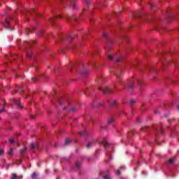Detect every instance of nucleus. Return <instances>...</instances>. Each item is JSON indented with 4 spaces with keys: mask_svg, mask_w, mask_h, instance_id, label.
Segmentation results:
<instances>
[{
    "mask_svg": "<svg viewBox=\"0 0 179 179\" xmlns=\"http://www.w3.org/2000/svg\"><path fill=\"white\" fill-rule=\"evenodd\" d=\"M108 45H110V43H108Z\"/></svg>",
    "mask_w": 179,
    "mask_h": 179,
    "instance_id": "obj_61",
    "label": "nucleus"
},
{
    "mask_svg": "<svg viewBox=\"0 0 179 179\" xmlns=\"http://www.w3.org/2000/svg\"><path fill=\"white\" fill-rule=\"evenodd\" d=\"M3 149H0V156H2L3 155Z\"/></svg>",
    "mask_w": 179,
    "mask_h": 179,
    "instance_id": "obj_37",
    "label": "nucleus"
},
{
    "mask_svg": "<svg viewBox=\"0 0 179 179\" xmlns=\"http://www.w3.org/2000/svg\"><path fill=\"white\" fill-rule=\"evenodd\" d=\"M31 178H37V173H36V172H34V173H32L31 175Z\"/></svg>",
    "mask_w": 179,
    "mask_h": 179,
    "instance_id": "obj_27",
    "label": "nucleus"
},
{
    "mask_svg": "<svg viewBox=\"0 0 179 179\" xmlns=\"http://www.w3.org/2000/svg\"><path fill=\"white\" fill-rule=\"evenodd\" d=\"M92 145H93V143H92V142H90V141L88 142V143H87V145H86L87 149H91Z\"/></svg>",
    "mask_w": 179,
    "mask_h": 179,
    "instance_id": "obj_19",
    "label": "nucleus"
},
{
    "mask_svg": "<svg viewBox=\"0 0 179 179\" xmlns=\"http://www.w3.org/2000/svg\"><path fill=\"white\" fill-rule=\"evenodd\" d=\"M9 142H10V143H13L15 141H13V139H12V138H10L9 139Z\"/></svg>",
    "mask_w": 179,
    "mask_h": 179,
    "instance_id": "obj_39",
    "label": "nucleus"
},
{
    "mask_svg": "<svg viewBox=\"0 0 179 179\" xmlns=\"http://www.w3.org/2000/svg\"><path fill=\"white\" fill-rule=\"evenodd\" d=\"M122 12V10H120V11H119V12H115V15H118V13H121Z\"/></svg>",
    "mask_w": 179,
    "mask_h": 179,
    "instance_id": "obj_41",
    "label": "nucleus"
},
{
    "mask_svg": "<svg viewBox=\"0 0 179 179\" xmlns=\"http://www.w3.org/2000/svg\"><path fill=\"white\" fill-rule=\"evenodd\" d=\"M146 128H148V127H144V128H143V129H146Z\"/></svg>",
    "mask_w": 179,
    "mask_h": 179,
    "instance_id": "obj_60",
    "label": "nucleus"
},
{
    "mask_svg": "<svg viewBox=\"0 0 179 179\" xmlns=\"http://www.w3.org/2000/svg\"><path fill=\"white\" fill-rule=\"evenodd\" d=\"M64 145L66 146H69V145H71V140L69 138L66 139L64 142Z\"/></svg>",
    "mask_w": 179,
    "mask_h": 179,
    "instance_id": "obj_20",
    "label": "nucleus"
},
{
    "mask_svg": "<svg viewBox=\"0 0 179 179\" xmlns=\"http://www.w3.org/2000/svg\"><path fill=\"white\" fill-rule=\"evenodd\" d=\"M15 148H10V150L8 152V155L10 156L13 153V150Z\"/></svg>",
    "mask_w": 179,
    "mask_h": 179,
    "instance_id": "obj_26",
    "label": "nucleus"
},
{
    "mask_svg": "<svg viewBox=\"0 0 179 179\" xmlns=\"http://www.w3.org/2000/svg\"><path fill=\"white\" fill-rule=\"evenodd\" d=\"M168 122H171V119H169V120H168Z\"/></svg>",
    "mask_w": 179,
    "mask_h": 179,
    "instance_id": "obj_52",
    "label": "nucleus"
},
{
    "mask_svg": "<svg viewBox=\"0 0 179 179\" xmlns=\"http://www.w3.org/2000/svg\"><path fill=\"white\" fill-rule=\"evenodd\" d=\"M157 132L158 134H162V135H163V134H164V130L163 129V127L161 126L160 127H158L157 129Z\"/></svg>",
    "mask_w": 179,
    "mask_h": 179,
    "instance_id": "obj_14",
    "label": "nucleus"
},
{
    "mask_svg": "<svg viewBox=\"0 0 179 179\" xmlns=\"http://www.w3.org/2000/svg\"><path fill=\"white\" fill-rule=\"evenodd\" d=\"M17 178V175L16 173H12L11 179H16Z\"/></svg>",
    "mask_w": 179,
    "mask_h": 179,
    "instance_id": "obj_28",
    "label": "nucleus"
},
{
    "mask_svg": "<svg viewBox=\"0 0 179 179\" xmlns=\"http://www.w3.org/2000/svg\"><path fill=\"white\" fill-rule=\"evenodd\" d=\"M101 106H103V103H99L98 104V108H100V107H101Z\"/></svg>",
    "mask_w": 179,
    "mask_h": 179,
    "instance_id": "obj_45",
    "label": "nucleus"
},
{
    "mask_svg": "<svg viewBox=\"0 0 179 179\" xmlns=\"http://www.w3.org/2000/svg\"><path fill=\"white\" fill-rule=\"evenodd\" d=\"M99 90H101V92H102L103 94H110V93H111V90H110V88H108V87L102 89L99 88Z\"/></svg>",
    "mask_w": 179,
    "mask_h": 179,
    "instance_id": "obj_5",
    "label": "nucleus"
},
{
    "mask_svg": "<svg viewBox=\"0 0 179 179\" xmlns=\"http://www.w3.org/2000/svg\"><path fill=\"white\" fill-rule=\"evenodd\" d=\"M102 143L103 146H105V148H108V146H110V144H108L107 141H106V138L103 139V141H102Z\"/></svg>",
    "mask_w": 179,
    "mask_h": 179,
    "instance_id": "obj_17",
    "label": "nucleus"
},
{
    "mask_svg": "<svg viewBox=\"0 0 179 179\" xmlns=\"http://www.w3.org/2000/svg\"><path fill=\"white\" fill-rule=\"evenodd\" d=\"M177 110L179 111V106H177Z\"/></svg>",
    "mask_w": 179,
    "mask_h": 179,
    "instance_id": "obj_54",
    "label": "nucleus"
},
{
    "mask_svg": "<svg viewBox=\"0 0 179 179\" xmlns=\"http://www.w3.org/2000/svg\"><path fill=\"white\" fill-rule=\"evenodd\" d=\"M114 122V117H111L110 119L108 121V125H111Z\"/></svg>",
    "mask_w": 179,
    "mask_h": 179,
    "instance_id": "obj_24",
    "label": "nucleus"
},
{
    "mask_svg": "<svg viewBox=\"0 0 179 179\" xmlns=\"http://www.w3.org/2000/svg\"><path fill=\"white\" fill-rule=\"evenodd\" d=\"M60 3L63 5L64 8H66V0H61Z\"/></svg>",
    "mask_w": 179,
    "mask_h": 179,
    "instance_id": "obj_23",
    "label": "nucleus"
},
{
    "mask_svg": "<svg viewBox=\"0 0 179 179\" xmlns=\"http://www.w3.org/2000/svg\"><path fill=\"white\" fill-rule=\"evenodd\" d=\"M150 6H151V8H153V6H152V4H150Z\"/></svg>",
    "mask_w": 179,
    "mask_h": 179,
    "instance_id": "obj_56",
    "label": "nucleus"
},
{
    "mask_svg": "<svg viewBox=\"0 0 179 179\" xmlns=\"http://www.w3.org/2000/svg\"><path fill=\"white\" fill-rule=\"evenodd\" d=\"M87 6H89V3H87Z\"/></svg>",
    "mask_w": 179,
    "mask_h": 179,
    "instance_id": "obj_57",
    "label": "nucleus"
},
{
    "mask_svg": "<svg viewBox=\"0 0 179 179\" xmlns=\"http://www.w3.org/2000/svg\"><path fill=\"white\" fill-rule=\"evenodd\" d=\"M31 118H32V120H34V118H36V116L34 115H31Z\"/></svg>",
    "mask_w": 179,
    "mask_h": 179,
    "instance_id": "obj_43",
    "label": "nucleus"
},
{
    "mask_svg": "<svg viewBox=\"0 0 179 179\" xmlns=\"http://www.w3.org/2000/svg\"><path fill=\"white\" fill-rule=\"evenodd\" d=\"M121 174V172L120 171V170H117V176H120Z\"/></svg>",
    "mask_w": 179,
    "mask_h": 179,
    "instance_id": "obj_42",
    "label": "nucleus"
},
{
    "mask_svg": "<svg viewBox=\"0 0 179 179\" xmlns=\"http://www.w3.org/2000/svg\"><path fill=\"white\" fill-rule=\"evenodd\" d=\"M166 164H174V159L171 158L168 161L165 162Z\"/></svg>",
    "mask_w": 179,
    "mask_h": 179,
    "instance_id": "obj_15",
    "label": "nucleus"
},
{
    "mask_svg": "<svg viewBox=\"0 0 179 179\" xmlns=\"http://www.w3.org/2000/svg\"><path fill=\"white\" fill-rule=\"evenodd\" d=\"M3 112H5V106H3V108L0 109V114H2Z\"/></svg>",
    "mask_w": 179,
    "mask_h": 179,
    "instance_id": "obj_32",
    "label": "nucleus"
},
{
    "mask_svg": "<svg viewBox=\"0 0 179 179\" xmlns=\"http://www.w3.org/2000/svg\"><path fill=\"white\" fill-rule=\"evenodd\" d=\"M108 59H110L111 61L113 59V55H108Z\"/></svg>",
    "mask_w": 179,
    "mask_h": 179,
    "instance_id": "obj_36",
    "label": "nucleus"
},
{
    "mask_svg": "<svg viewBox=\"0 0 179 179\" xmlns=\"http://www.w3.org/2000/svg\"><path fill=\"white\" fill-rule=\"evenodd\" d=\"M18 90L20 93H22L23 92V87H18Z\"/></svg>",
    "mask_w": 179,
    "mask_h": 179,
    "instance_id": "obj_33",
    "label": "nucleus"
},
{
    "mask_svg": "<svg viewBox=\"0 0 179 179\" xmlns=\"http://www.w3.org/2000/svg\"><path fill=\"white\" fill-rule=\"evenodd\" d=\"M14 103L15 104V106H17V107H19V108H23V106L22 105L20 101L15 100V101H14Z\"/></svg>",
    "mask_w": 179,
    "mask_h": 179,
    "instance_id": "obj_13",
    "label": "nucleus"
},
{
    "mask_svg": "<svg viewBox=\"0 0 179 179\" xmlns=\"http://www.w3.org/2000/svg\"><path fill=\"white\" fill-rule=\"evenodd\" d=\"M31 80L36 81V80H37V78H31Z\"/></svg>",
    "mask_w": 179,
    "mask_h": 179,
    "instance_id": "obj_49",
    "label": "nucleus"
},
{
    "mask_svg": "<svg viewBox=\"0 0 179 179\" xmlns=\"http://www.w3.org/2000/svg\"><path fill=\"white\" fill-rule=\"evenodd\" d=\"M66 38V36L60 37V40H62V41H64V40H65Z\"/></svg>",
    "mask_w": 179,
    "mask_h": 179,
    "instance_id": "obj_38",
    "label": "nucleus"
},
{
    "mask_svg": "<svg viewBox=\"0 0 179 179\" xmlns=\"http://www.w3.org/2000/svg\"><path fill=\"white\" fill-rule=\"evenodd\" d=\"M27 150V148L24 147L22 149L20 150V153L21 155H24V152Z\"/></svg>",
    "mask_w": 179,
    "mask_h": 179,
    "instance_id": "obj_18",
    "label": "nucleus"
},
{
    "mask_svg": "<svg viewBox=\"0 0 179 179\" xmlns=\"http://www.w3.org/2000/svg\"><path fill=\"white\" fill-rule=\"evenodd\" d=\"M121 61H122V58H120L119 59L117 60V62H121Z\"/></svg>",
    "mask_w": 179,
    "mask_h": 179,
    "instance_id": "obj_48",
    "label": "nucleus"
},
{
    "mask_svg": "<svg viewBox=\"0 0 179 179\" xmlns=\"http://www.w3.org/2000/svg\"><path fill=\"white\" fill-rule=\"evenodd\" d=\"M103 179H111L108 175L103 176Z\"/></svg>",
    "mask_w": 179,
    "mask_h": 179,
    "instance_id": "obj_34",
    "label": "nucleus"
},
{
    "mask_svg": "<svg viewBox=\"0 0 179 179\" xmlns=\"http://www.w3.org/2000/svg\"><path fill=\"white\" fill-rule=\"evenodd\" d=\"M117 86H118V83L115 85V87L117 88Z\"/></svg>",
    "mask_w": 179,
    "mask_h": 179,
    "instance_id": "obj_50",
    "label": "nucleus"
},
{
    "mask_svg": "<svg viewBox=\"0 0 179 179\" xmlns=\"http://www.w3.org/2000/svg\"><path fill=\"white\" fill-rule=\"evenodd\" d=\"M108 48H109V50H111V47H109Z\"/></svg>",
    "mask_w": 179,
    "mask_h": 179,
    "instance_id": "obj_59",
    "label": "nucleus"
},
{
    "mask_svg": "<svg viewBox=\"0 0 179 179\" xmlns=\"http://www.w3.org/2000/svg\"><path fill=\"white\" fill-rule=\"evenodd\" d=\"M78 111L77 108H71L69 110H67V113H76Z\"/></svg>",
    "mask_w": 179,
    "mask_h": 179,
    "instance_id": "obj_16",
    "label": "nucleus"
},
{
    "mask_svg": "<svg viewBox=\"0 0 179 179\" xmlns=\"http://www.w3.org/2000/svg\"><path fill=\"white\" fill-rule=\"evenodd\" d=\"M135 100H134V99H131V101H130V103H131V106H134V104H135Z\"/></svg>",
    "mask_w": 179,
    "mask_h": 179,
    "instance_id": "obj_35",
    "label": "nucleus"
},
{
    "mask_svg": "<svg viewBox=\"0 0 179 179\" xmlns=\"http://www.w3.org/2000/svg\"><path fill=\"white\" fill-rule=\"evenodd\" d=\"M73 20H74V22H76V20H78V19L73 18Z\"/></svg>",
    "mask_w": 179,
    "mask_h": 179,
    "instance_id": "obj_51",
    "label": "nucleus"
},
{
    "mask_svg": "<svg viewBox=\"0 0 179 179\" xmlns=\"http://www.w3.org/2000/svg\"><path fill=\"white\" fill-rule=\"evenodd\" d=\"M159 110H154V114H159Z\"/></svg>",
    "mask_w": 179,
    "mask_h": 179,
    "instance_id": "obj_40",
    "label": "nucleus"
},
{
    "mask_svg": "<svg viewBox=\"0 0 179 179\" xmlns=\"http://www.w3.org/2000/svg\"><path fill=\"white\" fill-rule=\"evenodd\" d=\"M135 83H137L140 87H142L143 85V80H139L138 78H131L128 80L127 83H123V89H135Z\"/></svg>",
    "mask_w": 179,
    "mask_h": 179,
    "instance_id": "obj_1",
    "label": "nucleus"
},
{
    "mask_svg": "<svg viewBox=\"0 0 179 179\" xmlns=\"http://www.w3.org/2000/svg\"><path fill=\"white\" fill-rule=\"evenodd\" d=\"M136 17H142V13L141 12H138L137 14L135 15Z\"/></svg>",
    "mask_w": 179,
    "mask_h": 179,
    "instance_id": "obj_30",
    "label": "nucleus"
},
{
    "mask_svg": "<svg viewBox=\"0 0 179 179\" xmlns=\"http://www.w3.org/2000/svg\"><path fill=\"white\" fill-rule=\"evenodd\" d=\"M79 135L80 136H83V135H86V131H80Z\"/></svg>",
    "mask_w": 179,
    "mask_h": 179,
    "instance_id": "obj_31",
    "label": "nucleus"
},
{
    "mask_svg": "<svg viewBox=\"0 0 179 179\" xmlns=\"http://www.w3.org/2000/svg\"><path fill=\"white\" fill-rule=\"evenodd\" d=\"M165 117H167V115Z\"/></svg>",
    "mask_w": 179,
    "mask_h": 179,
    "instance_id": "obj_62",
    "label": "nucleus"
},
{
    "mask_svg": "<svg viewBox=\"0 0 179 179\" xmlns=\"http://www.w3.org/2000/svg\"><path fill=\"white\" fill-rule=\"evenodd\" d=\"M70 3V8H72V9H78L76 7V4H75V0H69Z\"/></svg>",
    "mask_w": 179,
    "mask_h": 179,
    "instance_id": "obj_7",
    "label": "nucleus"
},
{
    "mask_svg": "<svg viewBox=\"0 0 179 179\" xmlns=\"http://www.w3.org/2000/svg\"><path fill=\"white\" fill-rule=\"evenodd\" d=\"M64 110H66V106H64Z\"/></svg>",
    "mask_w": 179,
    "mask_h": 179,
    "instance_id": "obj_55",
    "label": "nucleus"
},
{
    "mask_svg": "<svg viewBox=\"0 0 179 179\" xmlns=\"http://www.w3.org/2000/svg\"><path fill=\"white\" fill-rule=\"evenodd\" d=\"M18 179H21V178H18Z\"/></svg>",
    "mask_w": 179,
    "mask_h": 179,
    "instance_id": "obj_63",
    "label": "nucleus"
},
{
    "mask_svg": "<svg viewBox=\"0 0 179 179\" xmlns=\"http://www.w3.org/2000/svg\"><path fill=\"white\" fill-rule=\"evenodd\" d=\"M81 166H82V163H80V162H76V169H80Z\"/></svg>",
    "mask_w": 179,
    "mask_h": 179,
    "instance_id": "obj_21",
    "label": "nucleus"
},
{
    "mask_svg": "<svg viewBox=\"0 0 179 179\" xmlns=\"http://www.w3.org/2000/svg\"><path fill=\"white\" fill-rule=\"evenodd\" d=\"M58 17L62 18L57 10L54 11L53 16L49 20L50 23H51V24H55V22Z\"/></svg>",
    "mask_w": 179,
    "mask_h": 179,
    "instance_id": "obj_2",
    "label": "nucleus"
},
{
    "mask_svg": "<svg viewBox=\"0 0 179 179\" xmlns=\"http://www.w3.org/2000/svg\"><path fill=\"white\" fill-rule=\"evenodd\" d=\"M117 106V100H113L109 103V108L111 110V108H114Z\"/></svg>",
    "mask_w": 179,
    "mask_h": 179,
    "instance_id": "obj_9",
    "label": "nucleus"
},
{
    "mask_svg": "<svg viewBox=\"0 0 179 179\" xmlns=\"http://www.w3.org/2000/svg\"><path fill=\"white\" fill-rule=\"evenodd\" d=\"M69 38L73 39V36L70 35V36H69Z\"/></svg>",
    "mask_w": 179,
    "mask_h": 179,
    "instance_id": "obj_46",
    "label": "nucleus"
},
{
    "mask_svg": "<svg viewBox=\"0 0 179 179\" xmlns=\"http://www.w3.org/2000/svg\"><path fill=\"white\" fill-rule=\"evenodd\" d=\"M116 76L118 79H122V76H124V71L120 70L117 74Z\"/></svg>",
    "mask_w": 179,
    "mask_h": 179,
    "instance_id": "obj_8",
    "label": "nucleus"
},
{
    "mask_svg": "<svg viewBox=\"0 0 179 179\" xmlns=\"http://www.w3.org/2000/svg\"><path fill=\"white\" fill-rule=\"evenodd\" d=\"M101 128H107V126H102Z\"/></svg>",
    "mask_w": 179,
    "mask_h": 179,
    "instance_id": "obj_53",
    "label": "nucleus"
},
{
    "mask_svg": "<svg viewBox=\"0 0 179 179\" xmlns=\"http://www.w3.org/2000/svg\"><path fill=\"white\" fill-rule=\"evenodd\" d=\"M160 61H161L162 64L164 65V66H166V64H174L176 66H179L178 62L166 60L165 58L160 59Z\"/></svg>",
    "mask_w": 179,
    "mask_h": 179,
    "instance_id": "obj_4",
    "label": "nucleus"
},
{
    "mask_svg": "<svg viewBox=\"0 0 179 179\" xmlns=\"http://www.w3.org/2000/svg\"><path fill=\"white\" fill-rule=\"evenodd\" d=\"M131 134H132V135H134V131H131Z\"/></svg>",
    "mask_w": 179,
    "mask_h": 179,
    "instance_id": "obj_58",
    "label": "nucleus"
},
{
    "mask_svg": "<svg viewBox=\"0 0 179 179\" xmlns=\"http://www.w3.org/2000/svg\"><path fill=\"white\" fill-rule=\"evenodd\" d=\"M36 148H38V143H31L30 149H31V152H34V150H36Z\"/></svg>",
    "mask_w": 179,
    "mask_h": 179,
    "instance_id": "obj_6",
    "label": "nucleus"
},
{
    "mask_svg": "<svg viewBox=\"0 0 179 179\" xmlns=\"http://www.w3.org/2000/svg\"><path fill=\"white\" fill-rule=\"evenodd\" d=\"M58 103L60 104V106H62V104H64V99H59Z\"/></svg>",
    "mask_w": 179,
    "mask_h": 179,
    "instance_id": "obj_29",
    "label": "nucleus"
},
{
    "mask_svg": "<svg viewBox=\"0 0 179 179\" xmlns=\"http://www.w3.org/2000/svg\"><path fill=\"white\" fill-rule=\"evenodd\" d=\"M43 34H44V32H43V31H41V32L39 33V36H43Z\"/></svg>",
    "mask_w": 179,
    "mask_h": 179,
    "instance_id": "obj_47",
    "label": "nucleus"
},
{
    "mask_svg": "<svg viewBox=\"0 0 179 179\" xmlns=\"http://www.w3.org/2000/svg\"><path fill=\"white\" fill-rule=\"evenodd\" d=\"M36 13V10L34 8H29L27 10V16H30L31 15V13Z\"/></svg>",
    "mask_w": 179,
    "mask_h": 179,
    "instance_id": "obj_10",
    "label": "nucleus"
},
{
    "mask_svg": "<svg viewBox=\"0 0 179 179\" xmlns=\"http://www.w3.org/2000/svg\"><path fill=\"white\" fill-rule=\"evenodd\" d=\"M66 18H67V21L69 22V23H71V19H72V15H67V16H66Z\"/></svg>",
    "mask_w": 179,
    "mask_h": 179,
    "instance_id": "obj_25",
    "label": "nucleus"
},
{
    "mask_svg": "<svg viewBox=\"0 0 179 179\" xmlns=\"http://www.w3.org/2000/svg\"><path fill=\"white\" fill-rule=\"evenodd\" d=\"M26 52H27V57L28 58H31V57L33 56V53L31 52H29V51H27V50H25Z\"/></svg>",
    "mask_w": 179,
    "mask_h": 179,
    "instance_id": "obj_22",
    "label": "nucleus"
},
{
    "mask_svg": "<svg viewBox=\"0 0 179 179\" xmlns=\"http://www.w3.org/2000/svg\"><path fill=\"white\" fill-rule=\"evenodd\" d=\"M13 16L12 15H9L7 18H6V22L3 24L4 27H6V29H8L10 30H14L15 28H10V27H9V24H10V19H13Z\"/></svg>",
    "mask_w": 179,
    "mask_h": 179,
    "instance_id": "obj_3",
    "label": "nucleus"
},
{
    "mask_svg": "<svg viewBox=\"0 0 179 179\" xmlns=\"http://www.w3.org/2000/svg\"><path fill=\"white\" fill-rule=\"evenodd\" d=\"M34 30H36L35 27H32L31 29L29 28H26L24 29V33L27 36H29V33H31V31H34Z\"/></svg>",
    "mask_w": 179,
    "mask_h": 179,
    "instance_id": "obj_11",
    "label": "nucleus"
},
{
    "mask_svg": "<svg viewBox=\"0 0 179 179\" xmlns=\"http://www.w3.org/2000/svg\"><path fill=\"white\" fill-rule=\"evenodd\" d=\"M37 43V41H29L27 42V44L29 45V47H31V45H34Z\"/></svg>",
    "mask_w": 179,
    "mask_h": 179,
    "instance_id": "obj_12",
    "label": "nucleus"
},
{
    "mask_svg": "<svg viewBox=\"0 0 179 179\" xmlns=\"http://www.w3.org/2000/svg\"><path fill=\"white\" fill-rule=\"evenodd\" d=\"M107 36H108V34H107V33H104V34H103V37H104V38H106V37H107Z\"/></svg>",
    "mask_w": 179,
    "mask_h": 179,
    "instance_id": "obj_44",
    "label": "nucleus"
}]
</instances>
